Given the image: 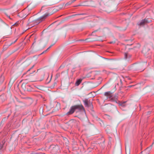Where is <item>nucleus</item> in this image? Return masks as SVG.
Listing matches in <instances>:
<instances>
[{"instance_id":"obj_1","label":"nucleus","mask_w":154,"mask_h":154,"mask_svg":"<svg viewBox=\"0 0 154 154\" xmlns=\"http://www.w3.org/2000/svg\"><path fill=\"white\" fill-rule=\"evenodd\" d=\"M47 16V14H45L38 18L35 16L31 17L28 20L27 23L28 28H30L33 26L39 23L43 19H45Z\"/></svg>"},{"instance_id":"obj_2","label":"nucleus","mask_w":154,"mask_h":154,"mask_svg":"<svg viewBox=\"0 0 154 154\" xmlns=\"http://www.w3.org/2000/svg\"><path fill=\"white\" fill-rule=\"evenodd\" d=\"M101 3L104 5L103 10L108 12L111 11V6L114 4L112 0H102Z\"/></svg>"},{"instance_id":"obj_3","label":"nucleus","mask_w":154,"mask_h":154,"mask_svg":"<svg viewBox=\"0 0 154 154\" xmlns=\"http://www.w3.org/2000/svg\"><path fill=\"white\" fill-rule=\"evenodd\" d=\"M83 109V107L81 104L74 105L71 107L69 111L67 113V114L69 115L72 114L76 109L82 110Z\"/></svg>"},{"instance_id":"obj_4","label":"nucleus","mask_w":154,"mask_h":154,"mask_svg":"<svg viewBox=\"0 0 154 154\" xmlns=\"http://www.w3.org/2000/svg\"><path fill=\"white\" fill-rule=\"evenodd\" d=\"M28 10L27 9L21 11L18 14V16L21 18H25L29 14V13L28 12Z\"/></svg>"},{"instance_id":"obj_5","label":"nucleus","mask_w":154,"mask_h":154,"mask_svg":"<svg viewBox=\"0 0 154 154\" xmlns=\"http://www.w3.org/2000/svg\"><path fill=\"white\" fill-rule=\"evenodd\" d=\"M106 109L108 111L113 112L116 111V107L114 105L111 104H108L105 107Z\"/></svg>"},{"instance_id":"obj_6","label":"nucleus","mask_w":154,"mask_h":154,"mask_svg":"<svg viewBox=\"0 0 154 154\" xmlns=\"http://www.w3.org/2000/svg\"><path fill=\"white\" fill-rule=\"evenodd\" d=\"M151 21V20H148V19L145 18L138 22L137 24L139 26H143L144 25L146 24L147 23L150 22Z\"/></svg>"},{"instance_id":"obj_7","label":"nucleus","mask_w":154,"mask_h":154,"mask_svg":"<svg viewBox=\"0 0 154 154\" xmlns=\"http://www.w3.org/2000/svg\"><path fill=\"white\" fill-rule=\"evenodd\" d=\"M154 144V140L152 144L149 147H147L145 150L141 152V154H149V152L151 150L153 145Z\"/></svg>"},{"instance_id":"obj_8","label":"nucleus","mask_w":154,"mask_h":154,"mask_svg":"<svg viewBox=\"0 0 154 154\" xmlns=\"http://www.w3.org/2000/svg\"><path fill=\"white\" fill-rule=\"evenodd\" d=\"M131 57V55L128 53H125L124 54V60L125 62H128L130 60V59Z\"/></svg>"},{"instance_id":"obj_9","label":"nucleus","mask_w":154,"mask_h":154,"mask_svg":"<svg viewBox=\"0 0 154 154\" xmlns=\"http://www.w3.org/2000/svg\"><path fill=\"white\" fill-rule=\"evenodd\" d=\"M118 97L117 94H115L114 95H112V97L110 98L109 100L117 103Z\"/></svg>"},{"instance_id":"obj_10","label":"nucleus","mask_w":154,"mask_h":154,"mask_svg":"<svg viewBox=\"0 0 154 154\" xmlns=\"http://www.w3.org/2000/svg\"><path fill=\"white\" fill-rule=\"evenodd\" d=\"M17 40V39L14 42H12L11 43H9L8 42H7L5 43L3 46V50L4 51L6 50L9 47L13 44V43H14L15 42H16Z\"/></svg>"},{"instance_id":"obj_11","label":"nucleus","mask_w":154,"mask_h":154,"mask_svg":"<svg viewBox=\"0 0 154 154\" xmlns=\"http://www.w3.org/2000/svg\"><path fill=\"white\" fill-rule=\"evenodd\" d=\"M112 93L110 91L105 92L104 93V96L106 97V99H108L110 100V98L112 97Z\"/></svg>"},{"instance_id":"obj_12","label":"nucleus","mask_w":154,"mask_h":154,"mask_svg":"<svg viewBox=\"0 0 154 154\" xmlns=\"http://www.w3.org/2000/svg\"><path fill=\"white\" fill-rule=\"evenodd\" d=\"M31 60L30 59H28L25 61L22 64L23 66L25 67L28 66L31 63Z\"/></svg>"},{"instance_id":"obj_13","label":"nucleus","mask_w":154,"mask_h":154,"mask_svg":"<svg viewBox=\"0 0 154 154\" xmlns=\"http://www.w3.org/2000/svg\"><path fill=\"white\" fill-rule=\"evenodd\" d=\"M59 0H49L47 2V5H52L57 3Z\"/></svg>"},{"instance_id":"obj_14","label":"nucleus","mask_w":154,"mask_h":154,"mask_svg":"<svg viewBox=\"0 0 154 154\" xmlns=\"http://www.w3.org/2000/svg\"><path fill=\"white\" fill-rule=\"evenodd\" d=\"M48 41H46L45 39H41L39 42V44L40 45L45 46L47 43Z\"/></svg>"},{"instance_id":"obj_15","label":"nucleus","mask_w":154,"mask_h":154,"mask_svg":"<svg viewBox=\"0 0 154 154\" xmlns=\"http://www.w3.org/2000/svg\"><path fill=\"white\" fill-rule=\"evenodd\" d=\"M62 8V6H58L56 7L55 8H54L52 12L53 13H54L59 11V10L61 9Z\"/></svg>"},{"instance_id":"obj_16","label":"nucleus","mask_w":154,"mask_h":154,"mask_svg":"<svg viewBox=\"0 0 154 154\" xmlns=\"http://www.w3.org/2000/svg\"><path fill=\"white\" fill-rule=\"evenodd\" d=\"M149 50V49L148 48H144L142 51V52L144 55H146L148 54V52Z\"/></svg>"},{"instance_id":"obj_17","label":"nucleus","mask_w":154,"mask_h":154,"mask_svg":"<svg viewBox=\"0 0 154 154\" xmlns=\"http://www.w3.org/2000/svg\"><path fill=\"white\" fill-rule=\"evenodd\" d=\"M14 81H15L14 79L11 78V79L10 82H9V83L8 84V86L10 88H11L12 86V85L14 82Z\"/></svg>"},{"instance_id":"obj_18","label":"nucleus","mask_w":154,"mask_h":154,"mask_svg":"<svg viewBox=\"0 0 154 154\" xmlns=\"http://www.w3.org/2000/svg\"><path fill=\"white\" fill-rule=\"evenodd\" d=\"M126 154H130V148L128 146L125 147Z\"/></svg>"},{"instance_id":"obj_19","label":"nucleus","mask_w":154,"mask_h":154,"mask_svg":"<svg viewBox=\"0 0 154 154\" xmlns=\"http://www.w3.org/2000/svg\"><path fill=\"white\" fill-rule=\"evenodd\" d=\"M2 24L6 28H8L10 31L11 30V28H10V27H9L5 23H4L3 21H2Z\"/></svg>"},{"instance_id":"obj_20","label":"nucleus","mask_w":154,"mask_h":154,"mask_svg":"<svg viewBox=\"0 0 154 154\" xmlns=\"http://www.w3.org/2000/svg\"><path fill=\"white\" fill-rule=\"evenodd\" d=\"M82 81V80L81 79H79L77 80L75 83V85L77 86L79 85V84L81 83Z\"/></svg>"},{"instance_id":"obj_21","label":"nucleus","mask_w":154,"mask_h":154,"mask_svg":"<svg viewBox=\"0 0 154 154\" xmlns=\"http://www.w3.org/2000/svg\"><path fill=\"white\" fill-rule=\"evenodd\" d=\"M26 83H23L21 87L22 88L24 89V90H25L26 89Z\"/></svg>"},{"instance_id":"obj_22","label":"nucleus","mask_w":154,"mask_h":154,"mask_svg":"<svg viewBox=\"0 0 154 154\" xmlns=\"http://www.w3.org/2000/svg\"><path fill=\"white\" fill-rule=\"evenodd\" d=\"M83 102L84 103L85 105L86 106H88V101L87 100H85L83 101Z\"/></svg>"},{"instance_id":"obj_23","label":"nucleus","mask_w":154,"mask_h":154,"mask_svg":"<svg viewBox=\"0 0 154 154\" xmlns=\"http://www.w3.org/2000/svg\"><path fill=\"white\" fill-rule=\"evenodd\" d=\"M4 143H5L4 141H2V143L0 144V149H2L3 147V145Z\"/></svg>"},{"instance_id":"obj_24","label":"nucleus","mask_w":154,"mask_h":154,"mask_svg":"<svg viewBox=\"0 0 154 154\" xmlns=\"http://www.w3.org/2000/svg\"><path fill=\"white\" fill-rule=\"evenodd\" d=\"M72 3V2H71V1L67 2L65 5V6H68L69 5H70Z\"/></svg>"},{"instance_id":"obj_25","label":"nucleus","mask_w":154,"mask_h":154,"mask_svg":"<svg viewBox=\"0 0 154 154\" xmlns=\"http://www.w3.org/2000/svg\"><path fill=\"white\" fill-rule=\"evenodd\" d=\"M54 43L52 44L46 50H45V51H44L43 52V53H44V52H45L48 49H49V48H50L51 47H52L54 45Z\"/></svg>"},{"instance_id":"obj_26","label":"nucleus","mask_w":154,"mask_h":154,"mask_svg":"<svg viewBox=\"0 0 154 154\" xmlns=\"http://www.w3.org/2000/svg\"><path fill=\"white\" fill-rule=\"evenodd\" d=\"M56 82H54V83L51 86H50V87L51 89H53V88H54V86H55V85H56Z\"/></svg>"},{"instance_id":"obj_27","label":"nucleus","mask_w":154,"mask_h":154,"mask_svg":"<svg viewBox=\"0 0 154 154\" xmlns=\"http://www.w3.org/2000/svg\"><path fill=\"white\" fill-rule=\"evenodd\" d=\"M105 116L106 117V118H108L109 119H111L112 118H111V117L110 116L108 115L107 114H105Z\"/></svg>"},{"instance_id":"obj_28","label":"nucleus","mask_w":154,"mask_h":154,"mask_svg":"<svg viewBox=\"0 0 154 154\" xmlns=\"http://www.w3.org/2000/svg\"><path fill=\"white\" fill-rule=\"evenodd\" d=\"M59 149V147L58 146H55L53 148V150H55V149L56 150H58Z\"/></svg>"},{"instance_id":"obj_29","label":"nucleus","mask_w":154,"mask_h":154,"mask_svg":"<svg viewBox=\"0 0 154 154\" xmlns=\"http://www.w3.org/2000/svg\"><path fill=\"white\" fill-rule=\"evenodd\" d=\"M19 24V22L18 21V22H17L16 23H15V24H14L13 25V26H17Z\"/></svg>"},{"instance_id":"obj_30","label":"nucleus","mask_w":154,"mask_h":154,"mask_svg":"<svg viewBox=\"0 0 154 154\" xmlns=\"http://www.w3.org/2000/svg\"><path fill=\"white\" fill-rule=\"evenodd\" d=\"M43 112V108H41L40 109V112L41 113V112L42 113Z\"/></svg>"},{"instance_id":"obj_31","label":"nucleus","mask_w":154,"mask_h":154,"mask_svg":"<svg viewBox=\"0 0 154 154\" xmlns=\"http://www.w3.org/2000/svg\"><path fill=\"white\" fill-rule=\"evenodd\" d=\"M34 66V65H33L31 68H30L28 71H27V72L29 71L30 69H32L33 67Z\"/></svg>"},{"instance_id":"obj_32","label":"nucleus","mask_w":154,"mask_h":154,"mask_svg":"<svg viewBox=\"0 0 154 154\" xmlns=\"http://www.w3.org/2000/svg\"><path fill=\"white\" fill-rule=\"evenodd\" d=\"M144 64H145V65H146V63H142V64H140V66H142L144 65Z\"/></svg>"},{"instance_id":"obj_33","label":"nucleus","mask_w":154,"mask_h":154,"mask_svg":"<svg viewBox=\"0 0 154 154\" xmlns=\"http://www.w3.org/2000/svg\"><path fill=\"white\" fill-rule=\"evenodd\" d=\"M115 43V41H112V42H109V43L110 44H112V43Z\"/></svg>"},{"instance_id":"obj_34","label":"nucleus","mask_w":154,"mask_h":154,"mask_svg":"<svg viewBox=\"0 0 154 154\" xmlns=\"http://www.w3.org/2000/svg\"><path fill=\"white\" fill-rule=\"evenodd\" d=\"M38 88L39 89L41 90L42 89V87H39Z\"/></svg>"},{"instance_id":"obj_35","label":"nucleus","mask_w":154,"mask_h":154,"mask_svg":"<svg viewBox=\"0 0 154 154\" xmlns=\"http://www.w3.org/2000/svg\"><path fill=\"white\" fill-rule=\"evenodd\" d=\"M125 103V102H123V103H122L121 104V105H122V106H124V103Z\"/></svg>"},{"instance_id":"obj_36","label":"nucleus","mask_w":154,"mask_h":154,"mask_svg":"<svg viewBox=\"0 0 154 154\" xmlns=\"http://www.w3.org/2000/svg\"><path fill=\"white\" fill-rule=\"evenodd\" d=\"M76 0H73L72 1H71V2H72V3L75 1Z\"/></svg>"},{"instance_id":"obj_37","label":"nucleus","mask_w":154,"mask_h":154,"mask_svg":"<svg viewBox=\"0 0 154 154\" xmlns=\"http://www.w3.org/2000/svg\"><path fill=\"white\" fill-rule=\"evenodd\" d=\"M134 86V85H130V86H128V87L129 88H131V87H132V86Z\"/></svg>"},{"instance_id":"obj_38","label":"nucleus","mask_w":154,"mask_h":154,"mask_svg":"<svg viewBox=\"0 0 154 154\" xmlns=\"http://www.w3.org/2000/svg\"><path fill=\"white\" fill-rule=\"evenodd\" d=\"M64 139L65 140H67V139L66 138H64Z\"/></svg>"},{"instance_id":"obj_39","label":"nucleus","mask_w":154,"mask_h":154,"mask_svg":"<svg viewBox=\"0 0 154 154\" xmlns=\"http://www.w3.org/2000/svg\"><path fill=\"white\" fill-rule=\"evenodd\" d=\"M44 7V6H43L42 7V9L43 8V7Z\"/></svg>"},{"instance_id":"obj_40","label":"nucleus","mask_w":154,"mask_h":154,"mask_svg":"<svg viewBox=\"0 0 154 154\" xmlns=\"http://www.w3.org/2000/svg\"><path fill=\"white\" fill-rule=\"evenodd\" d=\"M43 74H44V75H45V74H44V72H43Z\"/></svg>"},{"instance_id":"obj_41","label":"nucleus","mask_w":154,"mask_h":154,"mask_svg":"<svg viewBox=\"0 0 154 154\" xmlns=\"http://www.w3.org/2000/svg\"><path fill=\"white\" fill-rule=\"evenodd\" d=\"M35 71H33V72H35Z\"/></svg>"},{"instance_id":"obj_42","label":"nucleus","mask_w":154,"mask_h":154,"mask_svg":"<svg viewBox=\"0 0 154 154\" xmlns=\"http://www.w3.org/2000/svg\"><path fill=\"white\" fill-rule=\"evenodd\" d=\"M91 2V3H93V2Z\"/></svg>"}]
</instances>
